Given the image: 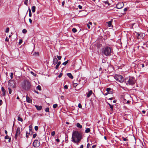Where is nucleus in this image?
Listing matches in <instances>:
<instances>
[{
	"label": "nucleus",
	"instance_id": "nucleus-1",
	"mask_svg": "<svg viewBox=\"0 0 148 148\" xmlns=\"http://www.w3.org/2000/svg\"><path fill=\"white\" fill-rule=\"evenodd\" d=\"M82 134L77 131H73L71 138V141L78 145V143L80 142L82 138Z\"/></svg>",
	"mask_w": 148,
	"mask_h": 148
},
{
	"label": "nucleus",
	"instance_id": "nucleus-2",
	"mask_svg": "<svg viewBox=\"0 0 148 148\" xmlns=\"http://www.w3.org/2000/svg\"><path fill=\"white\" fill-rule=\"evenodd\" d=\"M21 85L23 89L27 91L29 90L32 86L30 82L27 79L24 80L21 82Z\"/></svg>",
	"mask_w": 148,
	"mask_h": 148
},
{
	"label": "nucleus",
	"instance_id": "nucleus-3",
	"mask_svg": "<svg viewBox=\"0 0 148 148\" xmlns=\"http://www.w3.org/2000/svg\"><path fill=\"white\" fill-rule=\"evenodd\" d=\"M111 50L109 47H106L104 49L103 53L106 56H109L111 55Z\"/></svg>",
	"mask_w": 148,
	"mask_h": 148
},
{
	"label": "nucleus",
	"instance_id": "nucleus-4",
	"mask_svg": "<svg viewBox=\"0 0 148 148\" xmlns=\"http://www.w3.org/2000/svg\"><path fill=\"white\" fill-rule=\"evenodd\" d=\"M114 77L117 81L120 83H122L124 80V78L122 76L119 75H115Z\"/></svg>",
	"mask_w": 148,
	"mask_h": 148
},
{
	"label": "nucleus",
	"instance_id": "nucleus-5",
	"mask_svg": "<svg viewBox=\"0 0 148 148\" xmlns=\"http://www.w3.org/2000/svg\"><path fill=\"white\" fill-rule=\"evenodd\" d=\"M125 81L127 84L133 85L135 83L134 79L132 77H130L129 79H126Z\"/></svg>",
	"mask_w": 148,
	"mask_h": 148
},
{
	"label": "nucleus",
	"instance_id": "nucleus-6",
	"mask_svg": "<svg viewBox=\"0 0 148 148\" xmlns=\"http://www.w3.org/2000/svg\"><path fill=\"white\" fill-rule=\"evenodd\" d=\"M8 86L12 88L15 87V82L13 80H10L8 82Z\"/></svg>",
	"mask_w": 148,
	"mask_h": 148
},
{
	"label": "nucleus",
	"instance_id": "nucleus-7",
	"mask_svg": "<svg viewBox=\"0 0 148 148\" xmlns=\"http://www.w3.org/2000/svg\"><path fill=\"white\" fill-rule=\"evenodd\" d=\"M40 145V142L38 141V140H35L33 143V145L35 147H38Z\"/></svg>",
	"mask_w": 148,
	"mask_h": 148
},
{
	"label": "nucleus",
	"instance_id": "nucleus-8",
	"mask_svg": "<svg viewBox=\"0 0 148 148\" xmlns=\"http://www.w3.org/2000/svg\"><path fill=\"white\" fill-rule=\"evenodd\" d=\"M21 133L20 129L19 127L17 128L16 134L15 135V138L16 140L17 139L18 136L20 135Z\"/></svg>",
	"mask_w": 148,
	"mask_h": 148
},
{
	"label": "nucleus",
	"instance_id": "nucleus-9",
	"mask_svg": "<svg viewBox=\"0 0 148 148\" xmlns=\"http://www.w3.org/2000/svg\"><path fill=\"white\" fill-rule=\"evenodd\" d=\"M124 5L123 2H119L117 4L116 7L117 9H121L123 7Z\"/></svg>",
	"mask_w": 148,
	"mask_h": 148
},
{
	"label": "nucleus",
	"instance_id": "nucleus-10",
	"mask_svg": "<svg viewBox=\"0 0 148 148\" xmlns=\"http://www.w3.org/2000/svg\"><path fill=\"white\" fill-rule=\"evenodd\" d=\"M26 101L28 103H31L32 101V99L30 98L27 95L26 96Z\"/></svg>",
	"mask_w": 148,
	"mask_h": 148
},
{
	"label": "nucleus",
	"instance_id": "nucleus-11",
	"mask_svg": "<svg viewBox=\"0 0 148 148\" xmlns=\"http://www.w3.org/2000/svg\"><path fill=\"white\" fill-rule=\"evenodd\" d=\"M136 36L138 39L141 38L142 37V36L139 33L136 32Z\"/></svg>",
	"mask_w": 148,
	"mask_h": 148
},
{
	"label": "nucleus",
	"instance_id": "nucleus-12",
	"mask_svg": "<svg viewBox=\"0 0 148 148\" xmlns=\"http://www.w3.org/2000/svg\"><path fill=\"white\" fill-rule=\"evenodd\" d=\"M1 90L2 91V92H3V96H5V92H6V91H5V89L3 87H1Z\"/></svg>",
	"mask_w": 148,
	"mask_h": 148
},
{
	"label": "nucleus",
	"instance_id": "nucleus-13",
	"mask_svg": "<svg viewBox=\"0 0 148 148\" xmlns=\"http://www.w3.org/2000/svg\"><path fill=\"white\" fill-rule=\"evenodd\" d=\"M58 60L57 58L55 57L53 59V64L55 65L58 63Z\"/></svg>",
	"mask_w": 148,
	"mask_h": 148
},
{
	"label": "nucleus",
	"instance_id": "nucleus-14",
	"mask_svg": "<svg viewBox=\"0 0 148 148\" xmlns=\"http://www.w3.org/2000/svg\"><path fill=\"white\" fill-rule=\"evenodd\" d=\"M111 88H108L106 89L107 92L109 94H111L112 93V92L111 91Z\"/></svg>",
	"mask_w": 148,
	"mask_h": 148
},
{
	"label": "nucleus",
	"instance_id": "nucleus-15",
	"mask_svg": "<svg viewBox=\"0 0 148 148\" xmlns=\"http://www.w3.org/2000/svg\"><path fill=\"white\" fill-rule=\"evenodd\" d=\"M35 107H36V109L38 110H41L42 108V106H38L37 105H35Z\"/></svg>",
	"mask_w": 148,
	"mask_h": 148
},
{
	"label": "nucleus",
	"instance_id": "nucleus-16",
	"mask_svg": "<svg viewBox=\"0 0 148 148\" xmlns=\"http://www.w3.org/2000/svg\"><path fill=\"white\" fill-rule=\"evenodd\" d=\"M92 91L91 90H90L89 91V92L88 93L87 95V97H89L92 94Z\"/></svg>",
	"mask_w": 148,
	"mask_h": 148
},
{
	"label": "nucleus",
	"instance_id": "nucleus-17",
	"mask_svg": "<svg viewBox=\"0 0 148 148\" xmlns=\"http://www.w3.org/2000/svg\"><path fill=\"white\" fill-rule=\"evenodd\" d=\"M112 21L111 20L110 21L106 22V23L108 24V26L109 27H111Z\"/></svg>",
	"mask_w": 148,
	"mask_h": 148
},
{
	"label": "nucleus",
	"instance_id": "nucleus-18",
	"mask_svg": "<svg viewBox=\"0 0 148 148\" xmlns=\"http://www.w3.org/2000/svg\"><path fill=\"white\" fill-rule=\"evenodd\" d=\"M67 76L70 78L73 79V76L70 73H69L67 74Z\"/></svg>",
	"mask_w": 148,
	"mask_h": 148
},
{
	"label": "nucleus",
	"instance_id": "nucleus-19",
	"mask_svg": "<svg viewBox=\"0 0 148 148\" xmlns=\"http://www.w3.org/2000/svg\"><path fill=\"white\" fill-rule=\"evenodd\" d=\"M36 7L35 6H32V12H34L35 11Z\"/></svg>",
	"mask_w": 148,
	"mask_h": 148
},
{
	"label": "nucleus",
	"instance_id": "nucleus-20",
	"mask_svg": "<svg viewBox=\"0 0 148 148\" xmlns=\"http://www.w3.org/2000/svg\"><path fill=\"white\" fill-rule=\"evenodd\" d=\"M77 126L80 128H82V126L79 123H77Z\"/></svg>",
	"mask_w": 148,
	"mask_h": 148
},
{
	"label": "nucleus",
	"instance_id": "nucleus-21",
	"mask_svg": "<svg viewBox=\"0 0 148 148\" xmlns=\"http://www.w3.org/2000/svg\"><path fill=\"white\" fill-rule=\"evenodd\" d=\"M68 61H69V60H67L66 61L64 62H63L62 64V65H64V66H65L66 65V64L68 63Z\"/></svg>",
	"mask_w": 148,
	"mask_h": 148
},
{
	"label": "nucleus",
	"instance_id": "nucleus-22",
	"mask_svg": "<svg viewBox=\"0 0 148 148\" xmlns=\"http://www.w3.org/2000/svg\"><path fill=\"white\" fill-rule=\"evenodd\" d=\"M139 67H140L141 66H142V67L143 68L144 67V65L143 64H138Z\"/></svg>",
	"mask_w": 148,
	"mask_h": 148
},
{
	"label": "nucleus",
	"instance_id": "nucleus-23",
	"mask_svg": "<svg viewBox=\"0 0 148 148\" xmlns=\"http://www.w3.org/2000/svg\"><path fill=\"white\" fill-rule=\"evenodd\" d=\"M90 129L89 128H88L85 130V132L86 133H88L90 132Z\"/></svg>",
	"mask_w": 148,
	"mask_h": 148
},
{
	"label": "nucleus",
	"instance_id": "nucleus-24",
	"mask_svg": "<svg viewBox=\"0 0 148 148\" xmlns=\"http://www.w3.org/2000/svg\"><path fill=\"white\" fill-rule=\"evenodd\" d=\"M109 105L110 108H111L112 111L113 110V105H111L109 103H108Z\"/></svg>",
	"mask_w": 148,
	"mask_h": 148
},
{
	"label": "nucleus",
	"instance_id": "nucleus-25",
	"mask_svg": "<svg viewBox=\"0 0 148 148\" xmlns=\"http://www.w3.org/2000/svg\"><path fill=\"white\" fill-rule=\"evenodd\" d=\"M18 121H20L21 122H22L23 121L22 119L20 117H18Z\"/></svg>",
	"mask_w": 148,
	"mask_h": 148
},
{
	"label": "nucleus",
	"instance_id": "nucleus-26",
	"mask_svg": "<svg viewBox=\"0 0 148 148\" xmlns=\"http://www.w3.org/2000/svg\"><path fill=\"white\" fill-rule=\"evenodd\" d=\"M72 31L74 33H75L77 31V30L75 28H73L72 30Z\"/></svg>",
	"mask_w": 148,
	"mask_h": 148
},
{
	"label": "nucleus",
	"instance_id": "nucleus-27",
	"mask_svg": "<svg viewBox=\"0 0 148 148\" xmlns=\"http://www.w3.org/2000/svg\"><path fill=\"white\" fill-rule=\"evenodd\" d=\"M36 88L39 90H40L41 89V88L40 86L38 85L37 86Z\"/></svg>",
	"mask_w": 148,
	"mask_h": 148
},
{
	"label": "nucleus",
	"instance_id": "nucleus-28",
	"mask_svg": "<svg viewBox=\"0 0 148 148\" xmlns=\"http://www.w3.org/2000/svg\"><path fill=\"white\" fill-rule=\"evenodd\" d=\"M58 106V104H54L53 105V108H56Z\"/></svg>",
	"mask_w": 148,
	"mask_h": 148
},
{
	"label": "nucleus",
	"instance_id": "nucleus-29",
	"mask_svg": "<svg viewBox=\"0 0 148 148\" xmlns=\"http://www.w3.org/2000/svg\"><path fill=\"white\" fill-rule=\"evenodd\" d=\"M56 57L59 60H60L62 58V56H57Z\"/></svg>",
	"mask_w": 148,
	"mask_h": 148
},
{
	"label": "nucleus",
	"instance_id": "nucleus-30",
	"mask_svg": "<svg viewBox=\"0 0 148 148\" xmlns=\"http://www.w3.org/2000/svg\"><path fill=\"white\" fill-rule=\"evenodd\" d=\"M22 32L24 34H25L27 32V30L25 29H24L22 31Z\"/></svg>",
	"mask_w": 148,
	"mask_h": 148
},
{
	"label": "nucleus",
	"instance_id": "nucleus-31",
	"mask_svg": "<svg viewBox=\"0 0 148 148\" xmlns=\"http://www.w3.org/2000/svg\"><path fill=\"white\" fill-rule=\"evenodd\" d=\"M8 89L9 90V92L10 94H11L12 93V90L9 87L8 88Z\"/></svg>",
	"mask_w": 148,
	"mask_h": 148
},
{
	"label": "nucleus",
	"instance_id": "nucleus-32",
	"mask_svg": "<svg viewBox=\"0 0 148 148\" xmlns=\"http://www.w3.org/2000/svg\"><path fill=\"white\" fill-rule=\"evenodd\" d=\"M9 30V27L7 28L6 29V30L5 31V32H6V33H8V32Z\"/></svg>",
	"mask_w": 148,
	"mask_h": 148
},
{
	"label": "nucleus",
	"instance_id": "nucleus-33",
	"mask_svg": "<svg viewBox=\"0 0 148 148\" xmlns=\"http://www.w3.org/2000/svg\"><path fill=\"white\" fill-rule=\"evenodd\" d=\"M78 85V84L76 83H73V85L74 87H76Z\"/></svg>",
	"mask_w": 148,
	"mask_h": 148
},
{
	"label": "nucleus",
	"instance_id": "nucleus-34",
	"mask_svg": "<svg viewBox=\"0 0 148 148\" xmlns=\"http://www.w3.org/2000/svg\"><path fill=\"white\" fill-rule=\"evenodd\" d=\"M28 0H25L24 1V4L27 5V1Z\"/></svg>",
	"mask_w": 148,
	"mask_h": 148
},
{
	"label": "nucleus",
	"instance_id": "nucleus-35",
	"mask_svg": "<svg viewBox=\"0 0 148 148\" xmlns=\"http://www.w3.org/2000/svg\"><path fill=\"white\" fill-rule=\"evenodd\" d=\"M122 138L123 139V141H127L128 140L126 138H125L124 137Z\"/></svg>",
	"mask_w": 148,
	"mask_h": 148
},
{
	"label": "nucleus",
	"instance_id": "nucleus-36",
	"mask_svg": "<svg viewBox=\"0 0 148 148\" xmlns=\"http://www.w3.org/2000/svg\"><path fill=\"white\" fill-rule=\"evenodd\" d=\"M34 129L35 130L37 131L38 130V127L37 126H35Z\"/></svg>",
	"mask_w": 148,
	"mask_h": 148
},
{
	"label": "nucleus",
	"instance_id": "nucleus-37",
	"mask_svg": "<svg viewBox=\"0 0 148 148\" xmlns=\"http://www.w3.org/2000/svg\"><path fill=\"white\" fill-rule=\"evenodd\" d=\"M55 132L53 131L51 133V135L52 136H53L55 134Z\"/></svg>",
	"mask_w": 148,
	"mask_h": 148
},
{
	"label": "nucleus",
	"instance_id": "nucleus-38",
	"mask_svg": "<svg viewBox=\"0 0 148 148\" xmlns=\"http://www.w3.org/2000/svg\"><path fill=\"white\" fill-rule=\"evenodd\" d=\"M9 136L7 135L5 137V139H8L9 138Z\"/></svg>",
	"mask_w": 148,
	"mask_h": 148
},
{
	"label": "nucleus",
	"instance_id": "nucleus-39",
	"mask_svg": "<svg viewBox=\"0 0 148 148\" xmlns=\"http://www.w3.org/2000/svg\"><path fill=\"white\" fill-rule=\"evenodd\" d=\"M45 111L49 112V108H47L45 109Z\"/></svg>",
	"mask_w": 148,
	"mask_h": 148
},
{
	"label": "nucleus",
	"instance_id": "nucleus-40",
	"mask_svg": "<svg viewBox=\"0 0 148 148\" xmlns=\"http://www.w3.org/2000/svg\"><path fill=\"white\" fill-rule=\"evenodd\" d=\"M78 106L79 108H82V106L81 104H80V103H79L78 104Z\"/></svg>",
	"mask_w": 148,
	"mask_h": 148
},
{
	"label": "nucleus",
	"instance_id": "nucleus-41",
	"mask_svg": "<svg viewBox=\"0 0 148 148\" xmlns=\"http://www.w3.org/2000/svg\"><path fill=\"white\" fill-rule=\"evenodd\" d=\"M59 66L60 65H59L57 64L56 65V67H55L56 69H58Z\"/></svg>",
	"mask_w": 148,
	"mask_h": 148
},
{
	"label": "nucleus",
	"instance_id": "nucleus-42",
	"mask_svg": "<svg viewBox=\"0 0 148 148\" xmlns=\"http://www.w3.org/2000/svg\"><path fill=\"white\" fill-rule=\"evenodd\" d=\"M36 136H37L36 134H34L33 135V138H35L36 137Z\"/></svg>",
	"mask_w": 148,
	"mask_h": 148
},
{
	"label": "nucleus",
	"instance_id": "nucleus-43",
	"mask_svg": "<svg viewBox=\"0 0 148 148\" xmlns=\"http://www.w3.org/2000/svg\"><path fill=\"white\" fill-rule=\"evenodd\" d=\"M62 75V73H60L58 75V77L59 78L61 77Z\"/></svg>",
	"mask_w": 148,
	"mask_h": 148
},
{
	"label": "nucleus",
	"instance_id": "nucleus-44",
	"mask_svg": "<svg viewBox=\"0 0 148 148\" xmlns=\"http://www.w3.org/2000/svg\"><path fill=\"white\" fill-rule=\"evenodd\" d=\"M90 145L89 143H88L87 145V148H89Z\"/></svg>",
	"mask_w": 148,
	"mask_h": 148
},
{
	"label": "nucleus",
	"instance_id": "nucleus-45",
	"mask_svg": "<svg viewBox=\"0 0 148 148\" xmlns=\"http://www.w3.org/2000/svg\"><path fill=\"white\" fill-rule=\"evenodd\" d=\"M30 73L31 74H32V75H34V76H36V74H35L34 72L32 71H31L30 72Z\"/></svg>",
	"mask_w": 148,
	"mask_h": 148
},
{
	"label": "nucleus",
	"instance_id": "nucleus-46",
	"mask_svg": "<svg viewBox=\"0 0 148 148\" xmlns=\"http://www.w3.org/2000/svg\"><path fill=\"white\" fill-rule=\"evenodd\" d=\"M13 73H11L10 74V77L11 79H12L13 77Z\"/></svg>",
	"mask_w": 148,
	"mask_h": 148
},
{
	"label": "nucleus",
	"instance_id": "nucleus-47",
	"mask_svg": "<svg viewBox=\"0 0 148 148\" xmlns=\"http://www.w3.org/2000/svg\"><path fill=\"white\" fill-rule=\"evenodd\" d=\"M64 89H68V86L67 85H65L64 86Z\"/></svg>",
	"mask_w": 148,
	"mask_h": 148
},
{
	"label": "nucleus",
	"instance_id": "nucleus-48",
	"mask_svg": "<svg viewBox=\"0 0 148 148\" xmlns=\"http://www.w3.org/2000/svg\"><path fill=\"white\" fill-rule=\"evenodd\" d=\"M104 2L105 3H106H106L108 4V6L110 5V4H109V3L108 2V1H104Z\"/></svg>",
	"mask_w": 148,
	"mask_h": 148
},
{
	"label": "nucleus",
	"instance_id": "nucleus-49",
	"mask_svg": "<svg viewBox=\"0 0 148 148\" xmlns=\"http://www.w3.org/2000/svg\"><path fill=\"white\" fill-rule=\"evenodd\" d=\"M32 12H29V16L30 17H31L32 16Z\"/></svg>",
	"mask_w": 148,
	"mask_h": 148
},
{
	"label": "nucleus",
	"instance_id": "nucleus-50",
	"mask_svg": "<svg viewBox=\"0 0 148 148\" xmlns=\"http://www.w3.org/2000/svg\"><path fill=\"white\" fill-rule=\"evenodd\" d=\"M22 40H19V44H21L22 43Z\"/></svg>",
	"mask_w": 148,
	"mask_h": 148
},
{
	"label": "nucleus",
	"instance_id": "nucleus-51",
	"mask_svg": "<svg viewBox=\"0 0 148 148\" xmlns=\"http://www.w3.org/2000/svg\"><path fill=\"white\" fill-rule=\"evenodd\" d=\"M2 104V101L0 99V106H1Z\"/></svg>",
	"mask_w": 148,
	"mask_h": 148
},
{
	"label": "nucleus",
	"instance_id": "nucleus-52",
	"mask_svg": "<svg viewBox=\"0 0 148 148\" xmlns=\"http://www.w3.org/2000/svg\"><path fill=\"white\" fill-rule=\"evenodd\" d=\"M29 22L31 23H32V19L31 18H29Z\"/></svg>",
	"mask_w": 148,
	"mask_h": 148
},
{
	"label": "nucleus",
	"instance_id": "nucleus-53",
	"mask_svg": "<svg viewBox=\"0 0 148 148\" xmlns=\"http://www.w3.org/2000/svg\"><path fill=\"white\" fill-rule=\"evenodd\" d=\"M78 8L80 9H81L82 8V6L80 5H79Z\"/></svg>",
	"mask_w": 148,
	"mask_h": 148
},
{
	"label": "nucleus",
	"instance_id": "nucleus-54",
	"mask_svg": "<svg viewBox=\"0 0 148 148\" xmlns=\"http://www.w3.org/2000/svg\"><path fill=\"white\" fill-rule=\"evenodd\" d=\"M65 2L64 1H63L62 3V6L64 5Z\"/></svg>",
	"mask_w": 148,
	"mask_h": 148
},
{
	"label": "nucleus",
	"instance_id": "nucleus-55",
	"mask_svg": "<svg viewBox=\"0 0 148 148\" xmlns=\"http://www.w3.org/2000/svg\"><path fill=\"white\" fill-rule=\"evenodd\" d=\"M57 63L58 64L60 65L61 64V62L59 61V62H58V63Z\"/></svg>",
	"mask_w": 148,
	"mask_h": 148
},
{
	"label": "nucleus",
	"instance_id": "nucleus-56",
	"mask_svg": "<svg viewBox=\"0 0 148 148\" xmlns=\"http://www.w3.org/2000/svg\"><path fill=\"white\" fill-rule=\"evenodd\" d=\"M56 141L58 142H60V140L58 138H57L56 139Z\"/></svg>",
	"mask_w": 148,
	"mask_h": 148
},
{
	"label": "nucleus",
	"instance_id": "nucleus-57",
	"mask_svg": "<svg viewBox=\"0 0 148 148\" xmlns=\"http://www.w3.org/2000/svg\"><path fill=\"white\" fill-rule=\"evenodd\" d=\"M87 26L88 28V29L90 28V25L88 24H87Z\"/></svg>",
	"mask_w": 148,
	"mask_h": 148
},
{
	"label": "nucleus",
	"instance_id": "nucleus-58",
	"mask_svg": "<svg viewBox=\"0 0 148 148\" xmlns=\"http://www.w3.org/2000/svg\"><path fill=\"white\" fill-rule=\"evenodd\" d=\"M127 10V8H125L124 9V10L125 12Z\"/></svg>",
	"mask_w": 148,
	"mask_h": 148
},
{
	"label": "nucleus",
	"instance_id": "nucleus-59",
	"mask_svg": "<svg viewBox=\"0 0 148 148\" xmlns=\"http://www.w3.org/2000/svg\"><path fill=\"white\" fill-rule=\"evenodd\" d=\"M84 146L83 145H82L80 147V148H83Z\"/></svg>",
	"mask_w": 148,
	"mask_h": 148
},
{
	"label": "nucleus",
	"instance_id": "nucleus-60",
	"mask_svg": "<svg viewBox=\"0 0 148 148\" xmlns=\"http://www.w3.org/2000/svg\"><path fill=\"white\" fill-rule=\"evenodd\" d=\"M96 145H93L92 146V148H95V147H96Z\"/></svg>",
	"mask_w": 148,
	"mask_h": 148
},
{
	"label": "nucleus",
	"instance_id": "nucleus-61",
	"mask_svg": "<svg viewBox=\"0 0 148 148\" xmlns=\"http://www.w3.org/2000/svg\"><path fill=\"white\" fill-rule=\"evenodd\" d=\"M5 41H9V40L7 38H6L5 39Z\"/></svg>",
	"mask_w": 148,
	"mask_h": 148
},
{
	"label": "nucleus",
	"instance_id": "nucleus-62",
	"mask_svg": "<svg viewBox=\"0 0 148 148\" xmlns=\"http://www.w3.org/2000/svg\"><path fill=\"white\" fill-rule=\"evenodd\" d=\"M142 112L143 114H145V110H143Z\"/></svg>",
	"mask_w": 148,
	"mask_h": 148
},
{
	"label": "nucleus",
	"instance_id": "nucleus-63",
	"mask_svg": "<svg viewBox=\"0 0 148 148\" xmlns=\"http://www.w3.org/2000/svg\"><path fill=\"white\" fill-rule=\"evenodd\" d=\"M109 94L107 92V93H106L104 94V95L106 96V95H107L108 94Z\"/></svg>",
	"mask_w": 148,
	"mask_h": 148
},
{
	"label": "nucleus",
	"instance_id": "nucleus-64",
	"mask_svg": "<svg viewBox=\"0 0 148 148\" xmlns=\"http://www.w3.org/2000/svg\"><path fill=\"white\" fill-rule=\"evenodd\" d=\"M27 132L26 133V137L27 138H28V136L27 135Z\"/></svg>",
	"mask_w": 148,
	"mask_h": 148
}]
</instances>
